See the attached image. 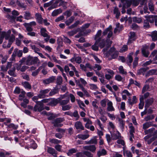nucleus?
<instances>
[{
    "mask_svg": "<svg viewBox=\"0 0 157 157\" xmlns=\"http://www.w3.org/2000/svg\"><path fill=\"white\" fill-rule=\"evenodd\" d=\"M113 35L112 31V26L110 25L108 28L105 29L102 33V35L101 37L103 38L104 36L106 37V42L104 40H102L101 42H98V41H96L94 44L92 45V49L95 51H97L98 50V45L101 48H102L105 45L107 48L111 46L112 43V41L110 40V38L112 37Z\"/></svg>",
    "mask_w": 157,
    "mask_h": 157,
    "instance_id": "1",
    "label": "nucleus"
},
{
    "mask_svg": "<svg viewBox=\"0 0 157 157\" xmlns=\"http://www.w3.org/2000/svg\"><path fill=\"white\" fill-rule=\"evenodd\" d=\"M9 5L13 7H16L17 6L22 8L25 9L26 6L23 3L21 2L20 0H10Z\"/></svg>",
    "mask_w": 157,
    "mask_h": 157,
    "instance_id": "2",
    "label": "nucleus"
},
{
    "mask_svg": "<svg viewBox=\"0 0 157 157\" xmlns=\"http://www.w3.org/2000/svg\"><path fill=\"white\" fill-rule=\"evenodd\" d=\"M39 62V60L37 57L33 58L29 56L27 58L26 64L30 65L33 64H36Z\"/></svg>",
    "mask_w": 157,
    "mask_h": 157,
    "instance_id": "3",
    "label": "nucleus"
},
{
    "mask_svg": "<svg viewBox=\"0 0 157 157\" xmlns=\"http://www.w3.org/2000/svg\"><path fill=\"white\" fill-rule=\"evenodd\" d=\"M64 121V118L59 117L54 120L52 122V123L55 127H61L63 125V124L61 123Z\"/></svg>",
    "mask_w": 157,
    "mask_h": 157,
    "instance_id": "4",
    "label": "nucleus"
},
{
    "mask_svg": "<svg viewBox=\"0 0 157 157\" xmlns=\"http://www.w3.org/2000/svg\"><path fill=\"white\" fill-rule=\"evenodd\" d=\"M36 105H35L33 109L34 111L41 112L44 109V104L42 102L36 101Z\"/></svg>",
    "mask_w": 157,
    "mask_h": 157,
    "instance_id": "5",
    "label": "nucleus"
},
{
    "mask_svg": "<svg viewBox=\"0 0 157 157\" xmlns=\"http://www.w3.org/2000/svg\"><path fill=\"white\" fill-rule=\"evenodd\" d=\"M51 89L48 88L40 90L38 94V97L40 98H43L48 97L46 95L50 90Z\"/></svg>",
    "mask_w": 157,
    "mask_h": 157,
    "instance_id": "6",
    "label": "nucleus"
},
{
    "mask_svg": "<svg viewBox=\"0 0 157 157\" xmlns=\"http://www.w3.org/2000/svg\"><path fill=\"white\" fill-rule=\"evenodd\" d=\"M104 71L106 72L105 75V78L108 80L111 79L114 74V71L109 69H105Z\"/></svg>",
    "mask_w": 157,
    "mask_h": 157,
    "instance_id": "7",
    "label": "nucleus"
},
{
    "mask_svg": "<svg viewBox=\"0 0 157 157\" xmlns=\"http://www.w3.org/2000/svg\"><path fill=\"white\" fill-rule=\"evenodd\" d=\"M23 52L22 50H18L17 48L14 49L13 54L12 55V58L14 59L15 57L17 55L18 57H20L22 55Z\"/></svg>",
    "mask_w": 157,
    "mask_h": 157,
    "instance_id": "8",
    "label": "nucleus"
},
{
    "mask_svg": "<svg viewBox=\"0 0 157 157\" xmlns=\"http://www.w3.org/2000/svg\"><path fill=\"white\" fill-rule=\"evenodd\" d=\"M111 136L113 140L119 139L121 137V134L118 131L113 132L111 133Z\"/></svg>",
    "mask_w": 157,
    "mask_h": 157,
    "instance_id": "9",
    "label": "nucleus"
},
{
    "mask_svg": "<svg viewBox=\"0 0 157 157\" xmlns=\"http://www.w3.org/2000/svg\"><path fill=\"white\" fill-rule=\"evenodd\" d=\"M156 15H147L144 16L146 20L151 23H153Z\"/></svg>",
    "mask_w": 157,
    "mask_h": 157,
    "instance_id": "10",
    "label": "nucleus"
},
{
    "mask_svg": "<svg viewBox=\"0 0 157 157\" xmlns=\"http://www.w3.org/2000/svg\"><path fill=\"white\" fill-rule=\"evenodd\" d=\"M83 148L85 150L90 151L93 153L95 152L96 149L95 146L94 145L83 146Z\"/></svg>",
    "mask_w": 157,
    "mask_h": 157,
    "instance_id": "11",
    "label": "nucleus"
},
{
    "mask_svg": "<svg viewBox=\"0 0 157 157\" xmlns=\"http://www.w3.org/2000/svg\"><path fill=\"white\" fill-rule=\"evenodd\" d=\"M154 101V99L152 98L147 99L145 101V104L144 107L146 109H147L153 103Z\"/></svg>",
    "mask_w": 157,
    "mask_h": 157,
    "instance_id": "12",
    "label": "nucleus"
},
{
    "mask_svg": "<svg viewBox=\"0 0 157 157\" xmlns=\"http://www.w3.org/2000/svg\"><path fill=\"white\" fill-rule=\"evenodd\" d=\"M75 127L76 129L78 130H84V126L82 122L80 121H77L75 122Z\"/></svg>",
    "mask_w": 157,
    "mask_h": 157,
    "instance_id": "13",
    "label": "nucleus"
},
{
    "mask_svg": "<svg viewBox=\"0 0 157 157\" xmlns=\"http://www.w3.org/2000/svg\"><path fill=\"white\" fill-rule=\"evenodd\" d=\"M59 103L58 99L54 98H49L48 105L52 106H55Z\"/></svg>",
    "mask_w": 157,
    "mask_h": 157,
    "instance_id": "14",
    "label": "nucleus"
},
{
    "mask_svg": "<svg viewBox=\"0 0 157 157\" xmlns=\"http://www.w3.org/2000/svg\"><path fill=\"white\" fill-rule=\"evenodd\" d=\"M56 77L54 76L50 77L49 78L43 80V82L45 84H48L53 82L55 80Z\"/></svg>",
    "mask_w": 157,
    "mask_h": 157,
    "instance_id": "15",
    "label": "nucleus"
},
{
    "mask_svg": "<svg viewBox=\"0 0 157 157\" xmlns=\"http://www.w3.org/2000/svg\"><path fill=\"white\" fill-rule=\"evenodd\" d=\"M136 39V36L135 33L131 32L130 33V36L128 39V43H131L132 41L135 40Z\"/></svg>",
    "mask_w": 157,
    "mask_h": 157,
    "instance_id": "16",
    "label": "nucleus"
},
{
    "mask_svg": "<svg viewBox=\"0 0 157 157\" xmlns=\"http://www.w3.org/2000/svg\"><path fill=\"white\" fill-rule=\"evenodd\" d=\"M147 46H143L142 49L141 51L143 55L146 57H147L149 54V52L147 50Z\"/></svg>",
    "mask_w": 157,
    "mask_h": 157,
    "instance_id": "17",
    "label": "nucleus"
},
{
    "mask_svg": "<svg viewBox=\"0 0 157 157\" xmlns=\"http://www.w3.org/2000/svg\"><path fill=\"white\" fill-rule=\"evenodd\" d=\"M12 13L13 16H7V17L9 19H11L12 20H15L16 19V16L19 15V13L16 10H13L12 11Z\"/></svg>",
    "mask_w": 157,
    "mask_h": 157,
    "instance_id": "18",
    "label": "nucleus"
},
{
    "mask_svg": "<svg viewBox=\"0 0 157 157\" xmlns=\"http://www.w3.org/2000/svg\"><path fill=\"white\" fill-rule=\"evenodd\" d=\"M123 26L122 25H120L119 23L116 24V27L115 28L114 33H116L117 32H120L123 28Z\"/></svg>",
    "mask_w": 157,
    "mask_h": 157,
    "instance_id": "19",
    "label": "nucleus"
},
{
    "mask_svg": "<svg viewBox=\"0 0 157 157\" xmlns=\"http://www.w3.org/2000/svg\"><path fill=\"white\" fill-rule=\"evenodd\" d=\"M35 16L38 23L40 24H42L43 19L41 15L39 13H36L35 14Z\"/></svg>",
    "mask_w": 157,
    "mask_h": 157,
    "instance_id": "20",
    "label": "nucleus"
},
{
    "mask_svg": "<svg viewBox=\"0 0 157 157\" xmlns=\"http://www.w3.org/2000/svg\"><path fill=\"white\" fill-rule=\"evenodd\" d=\"M149 68L147 67H144L140 68L137 71V74L138 75H140L142 74L143 75L144 73Z\"/></svg>",
    "mask_w": 157,
    "mask_h": 157,
    "instance_id": "21",
    "label": "nucleus"
},
{
    "mask_svg": "<svg viewBox=\"0 0 157 157\" xmlns=\"http://www.w3.org/2000/svg\"><path fill=\"white\" fill-rule=\"evenodd\" d=\"M102 31L101 30H99L96 35H95L94 39L96 41L98 40V42H101V41L102 40H101V38H100V37L101 36V34Z\"/></svg>",
    "mask_w": 157,
    "mask_h": 157,
    "instance_id": "22",
    "label": "nucleus"
},
{
    "mask_svg": "<svg viewBox=\"0 0 157 157\" xmlns=\"http://www.w3.org/2000/svg\"><path fill=\"white\" fill-rule=\"evenodd\" d=\"M21 84L26 89L30 90L32 88L31 84L28 82L26 81L22 82H21Z\"/></svg>",
    "mask_w": 157,
    "mask_h": 157,
    "instance_id": "23",
    "label": "nucleus"
},
{
    "mask_svg": "<svg viewBox=\"0 0 157 157\" xmlns=\"http://www.w3.org/2000/svg\"><path fill=\"white\" fill-rule=\"evenodd\" d=\"M59 92L58 89L56 87H55L52 89L49 94V95L52 96L58 93Z\"/></svg>",
    "mask_w": 157,
    "mask_h": 157,
    "instance_id": "24",
    "label": "nucleus"
},
{
    "mask_svg": "<svg viewBox=\"0 0 157 157\" xmlns=\"http://www.w3.org/2000/svg\"><path fill=\"white\" fill-rule=\"evenodd\" d=\"M106 154V151L104 149L99 150L97 152V155L98 157H100L101 155H105Z\"/></svg>",
    "mask_w": 157,
    "mask_h": 157,
    "instance_id": "25",
    "label": "nucleus"
},
{
    "mask_svg": "<svg viewBox=\"0 0 157 157\" xmlns=\"http://www.w3.org/2000/svg\"><path fill=\"white\" fill-rule=\"evenodd\" d=\"M151 126H152V123L151 122H147L143 124V128L145 130Z\"/></svg>",
    "mask_w": 157,
    "mask_h": 157,
    "instance_id": "26",
    "label": "nucleus"
},
{
    "mask_svg": "<svg viewBox=\"0 0 157 157\" xmlns=\"http://www.w3.org/2000/svg\"><path fill=\"white\" fill-rule=\"evenodd\" d=\"M62 10L61 9L54 10L52 13V15L53 17L56 16L62 12Z\"/></svg>",
    "mask_w": 157,
    "mask_h": 157,
    "instance_id": "27",
    "label": "nucleus"
},
{
    "mask_svg": "<svg viewBox=\"0 0 157 157\" xmlns=\"http://www.w3.org/2000/svg\"><path fill=\"white\" fill-rule=\"evenodd\" d=\"M40 33L41 36L44 37H46L48 35V31L46 29L44 28H41L40 29Z\"/></svg>",
    "mask_w": 157,
    "mask_h": 157,
    "instance_id": "28",
    "label": "nucleus"
},
{
    "mask_svg": "<svg viewBox=\"0 0 157 157\" xmlns=\"http://www.w3.org/2000/svg\"><path fill=\"white\" fill-rule=\"evenodd\" d=\"M68 66H69V67H71V69L74 71L75 72V75L77 77H78L79 76L78 74V72L76 70V69L75 67L71 63H69L68 64Z\"/></svg>",
    "mask_w": 157,
    "mask_h": 157,
    "instance_id": "29",
    "label": "nucleus"
},
{
    "mask_svg": "<svg viewBox=\"0 0 157 157\" xmlns=\"http://www.w3.org/2000/svg\"><path fill=\"white\" fill-rule=\"evenodd\" d=\"M48 153L51 154L53 156L56 155L57 153V152L55 149L51 147H49L48 148Z\"/></svg>",
    "mask_w": 157,
    "mask_h": 157,
    "instance_id": "30",
    "label": "nucleus"
},
{
    "mask_svg": "<svg viewBox=\"0 0 157 157\" xmlns=\"http://www.w3.org/2000/svg\"><path fill=\"white\" fill-rule=\"evenodd\" d=\"M140 102L139 105V108L140 109H142L143 108L144 102V98L143 96H141L140 98Z\"/></svg>",
    "mask_w": 157,
    "mask_h": 157,
    "instance_id": "31",
    "label": "nucleus"
},
{
    "mask_svg": "<svg viewBox=\"0 0 157 157\" xmlns=\"http://www.w3.org/2000/svg\"><path fill=\"white\" fill-rule=\"evenodd\" d=\"M80 30V28H78L76 29H75L73 30L68 32V35L70 36H73L74 34H76Z\"/></svg>",
    "mask_w": 157,
    "mask_h": 157,
    "instance_id": "32",
    "label": "nucleus"
},
{
    "mask_svg": "<svg viewBox=\"0 0 157 157\" xmlns=\"http://www.w3.org/2000/svg\"><path fill=\"white\" fill-rule=\"evenodd\" d=\"M69 101V98H67L65 100H59V103L62 106L64 105H66Z\"/></svg>",
    "mask_w": 157,
    "mask_h": 157,
    "instance_id": "33",
    "label": "nucleus"
},
{
    "mask_svg": "<svg viewBox=\"0 0 157 157\" xmlns=\"http://www.w3.org/2000/svg\"><path fill=\"white\" fill-rule=\"evenodd\" d=\"M151 36L153 41H155L157 40V31H155L152 32Z\"/></svg>",
    "mask_w": 157,
    "mask_h": 157,
    "instance_id": "34",
    "label": "nucleus"
},
{
    "mask_svg": "<svg viewBox=\"0 0 157 157\" xmlns=\"http://www.w3.org/2000/svg\"><path fill=\"white\" fill-rule=\"evenodd\" d=\"M137 101V99L136 97L135 96H134L132 98V102H131V99L129 98L128 99V102L129 104L132 105L134 104H135Z\"/></svg>",
    "mask_w": 157,
    "mask_h": 157,
    "instance_id": "35",
    "label": "nucleus"
},
{
    "mask_svg": "<svg viewBox=\"0 0 157 157\" xmlns=\"http://www.w3.org/2000/svg\"><path fill=\"white\" fill-rule=\"evenodd\" d=\"M118 121L119 122V126L123 131L124 127L125 121L120 118H119Z\"/></svg>",
    "mask_w": 157,
    "mask_h": 157,
    "instance_id": "36",
    "label": "nucleus"
},
{
    "mask_svg": "<svg viewBox=\"0 0 157 157\" xmlns=\"http://www.w3.org/2000/svg\"><path fill=\"white\" fill-rule=\"evenodd\" d=\"M108 107L107 110L109 111H112L114 110V109L113 106V104L111 101H109L107 103Z\"/></svg>",
    "mask_w": 157,
    "mask_h": 157,
    "instance_id": "37",
    "label": "nucleus"
},
{
    "mask_svg": "<svg viewBox=\"0 0 157 157\" xmlns=\"http://www.w3.org/2000/svg\"><path fill=\"white\" fill-rule=\"evenodd\" d=\"M133 59V58L130 55H129L127 58V63L130 67L131 65V63Z\"/></svg>",
    "mask_w": 157,
    "mask_h": 157,
    "instance_id": "38",
    "label": "nucleus"
},
{
    "mask_svg": "<svg viewBox=\"0 0 157 157\" xmlns=\"http://www.w3.org/2000/svg\"><path fill=\"white\" fill-rule=\"evenodd\" d=\"M97 140L96 138V137H95L92 138V139H91L89 141L87 142L86 143L87 144H97Z\"/></svg>",
    "mask_w": 157,
    "mask_h": 157,
    "instance_id": "39",
    "label": "nucleus"
},
{
    "mask_svg": "<svg viewBox=\"0 0 157 157\" xmlns=\"http://www.w3.org/2000/svg\"><path fill=\"white\" fill-rule=\"evenodd\" d=\"M121 1L123 4V6H126L127 7L130 6L131 3L128 0H121Z\"/></svg>",
    "mask_w": 157,
    "mask_h": 157,
    "instance_id": "40",
    "label": "nucleus"
},
{
    "mask_svg": "<svg viewBox=\"0 0 157 157\" xmlns=\"http://www.w3.org/2000/svg\"><path fill=\"white\" fill-rule=\"evenodd\" d=\"M113 13L116 14V18H118L120 15V12L117 7H115L113 10Z\"/></svg>",
    "mask_w": 157,
    "mask_h": 157,
    "instance_id": "41",
    "label": "nucleus"
},
{
    "mask_svg": "<svg viewBox=\"0 0 157 157\" xmlns=\"http://www.w3.org/2000/svg\"><path fill=\"white\" fill-rule=\"evenodd\" d=\"M119 73L122 75H126L127 74L126 71L124 69L122 66H120L119 68Z\"/></svg>",
    "mask_w": 157,
    "mask_h": 157,
    "instance_id": "42",
    "label": "nucleus"
},
{
    "mask_svg": "<svg viewBox=\"0 0 157 157\" xmlns=\"http://www.w3.org/2000/svg\"><path fill=\"white\" fill-rule=\"evenodd\" d=\"M155 118V116L154 115H149L147 116L144 118V120L147 121L150 120H152Z\"/></svg>",
    "mask_w": 157,
    "mask_h": 157,
    "instance_id": "43",
    "label": "nucleus"
},
{
    "mask_svg": "<svg viewBox=\"0 0 157 157\" xmlns=\"http://www.w3.org/2000/svg\"><path fill=\"white\" fill-rule=\"evenodd\" d=\"M89 137V134L83 135L79 134L77 136L78 138L81 139L83 140H85L88 138Z\"/></svg>",
    "mask_w": 157,
    "mask_h": 157,
    "instance_id": "44",
    "label": "nucleus"
},
{
    "mask_svg": "<svg viewBox=\"0 0 157 157\" xmlns=\"http://www.w3.org/2000/svg\"><path fill=\"white\" fill-rule=\"evenodd\" d=\"M155 130L154 128H152L148 130L144 131V133L145 135L149 134V135H152L153 131Z\"/></svg>",
    "mask_w": 157,
    "mask_h": 157,
    "instance_id": "45",
    "label": "nucleus"
},
{
    "mask_svg": "<svg viewBox=\"0 0 157 157\" xmlns=\"http://www.w3.org/2000/svg\"><path fill=\"white\" fill-rule=\"evenodd\" d=\"M156 72V69H151L145 75V76L147 77L149 76L155 74Z\"/></svg>",
    "mask_w": 157,
    "mask_h": 157,
    "instance_id": "46",
    "label": "nucleus"
},
{
    "mask_svg": "<svg viewBox=\"0 0 157 157\" xmlns=\"http://www.w3.org/2000/svg\"><path fill=\"white\" fill-rule=\"evenodd\" d=\"M132 19L134 22L138 23H140L142 21V17H133Z\"/></svg>",
    "mask_w": 157,
    "mask_h": 157,
    "instance_id": "47",
    "label": "nucleus"
},
{
    "mask_svg": "<svg viewBox=\"0 0 157 157\" xmlns=\"http://www.w3.org/2000/svg\"><path fill=\"white\" fill-rule=\"evenodd\" d=\"M115 51V48L114 47L111 48L109 51L106 53V56L108 57L110 56H111Z\"/></svg>",
    "mask_w": 157,
    "mask_h": 157,
    "instance_id": "48",
    "label": "nucleus"
},
{
    "mask_svg": "<svg viewBox=\"0 0 157 157\" xmlns=\"http://www.w3.org/2000/svg\"><path fill=\"white\" fill-rule=\"evenodd\" d=\"M21 94L19 96V100L22 101L23 100V98H25L26 93L22 89L21 90Z\"/></svg>",
    "mask_w": 157,
    "mask_h": 157,
    "instance_id": "49",
    "label": "nucleus"
},
{
    "mask_svg": "<svg viewBox=\"0 0 157 157\" xmlns=\"http://www.w3.org/2000/svg\"><path fill=\"white\" fill-rule=\"evenodd\" d=\"M78 150L77 149L72 148L69 150L68 152L67 153V154L68 155L70 156L72 154L75 153Z\"/></svg>",
    "mask_w": 157,
    "mask_h": 157,
    "instance_id": "50",
    "label": "nucleus"
},
{
    "mask_svg": "<svg viewBox=\"0 0 157 157\" xmlns=\"http://www.w3.org/2000/svg\"><path fill=\"white\" fill-rule=\"evenodd\" d=\"M131 5L132 4L134 6H137L139 3V0H130Z\"/></svg>",
    "mask_w": 157,
    "mask_h": 157,
    "instance_id": "51",
    "label": "nucleus"
},
{
    "mask_svg": "<svg viewBox=\"0 0 157 157\" xmlns=\"http://www.w3.org/2000/svg\"><path fill=\"white\" fill-rule=\"evenodd\" d=\"M30 46L31 47L32 49L34 50V52L35 53L37 54L39 53L38 52H40V50L39 48L36 47L35 45L30 44Z\"/></svg>",
    "mask_w": 157,
    "mask_h": 157,
    "instance_id": "52",
    "label": "nucleus"
},
{
    "mask_svg": "<svg viewBox=\"0 0 157 157\" xmlns=\"http://www.w3.org/2000/svg\"><path fill=\"white\" fill-rule=\"evenodd\" d=\"M101 69V67L99 64H95L94 65L92 69L94 71L95 70H96L97 71H100Z\"/></svg>",
    "mask_w": 157,
    "mask_h": 157,
    "instance_id": "53",
    "label": "nucleus"
},
{
    "mask_svg": "<svg viewBox=\"0 0 157 157\" xmlns=\"http://www.w3.org/2000/svg\"><path fill=\"white\" fill-rule=\"evenodd\" d=\"M74 19L75 17L73 16H72L71 17H70L68 20L67 21H66L65 23L66 25H69L72 22Z\"/></svg>",
    "mask_w": 157,
    "mask_h": 157,
    "instance_id": "54",
    "label": "nucleus"
},
{
    "mask_svg": "<svg viewBox=\"0 0 157 157\" xmlns=\"http://www.w3.org/2000/svg\"><path fill=\"white\" fill-rule=\"evenodd\" d=\"M15 70V67H13L11 70H10L8 71V74L13 76L15 77L16 75L14 74V71Z\"/></svg>",
    "mask_w": 157,
    "mask_h": 157,
    "instance_id": "55",
    "label": "nucleus"
},
{
    "mask_svg": "<svg viewBox=\"0 0 157 157\" xmlns=\"http://www.w3.org/2000/svg\"><path fill=\"white\" fill-rule=\"evenodd\" d=\"M71 117H74L76 118V120H78L79 118V116L77 110L75 111L73 113H72V116Z\"/></svg>",
    "mask_w": 157,
    "mask_h": 157,
    "instance_id": "56",
    "label": "nucleus"
},
{
    "mask_svg": "<svg viewBox=\"0 0 157 157\" xmlns=\"http://www.w3.org/2000/svg\"><path fill=\"white\" fill-rule=\"evenodd\" d=\"M129 127L130 129L129 131L130 134H133L135 132V128L134 127L132 126V123H131L129 125Z\"/></svg>",
    "mask_w": 157,
    "mask_h": 157,
    "instance_id": "57",
    "label": "nucleus"
},
{
    "mask_svg": "<svg viewBox=\"0 0 157 157\" xmlns=\"http://www.w3.org/2000/svg\"><path fill=\"white\" fill-rule=\"evenodd\" d=\"M54 0H52L50 1V2L48 3H45L44 5V8H46L48 7H49L51 6L52 4H54Z\"/></svg>",
    "mask_w": 157,
    "mask_h": 157,
    "instance_id": "58",
    "label": "nucleus"
},
{
    "mask_svg": "<svg viewBox=\"0 0 157 157\" xmlns=\"http://www.w3.org/2000/svg\"><path fill=\"white\" fill-rule=\"evenodd\" d=\"M71 107V106L70 105H63L62 106V109L63 111L68 110Z\"/></svg>",
    "mask_w": 157,
    "mask_h": 157,
    "instance_id": "59",
    "label": "nucleus"
},
{
    "mask_svg": "<svg viewBox=\"0 0 157 157\" xmlns=\"http://www.w3.org/2000/svg\"><path fill=\"white\" fill-rule=\"evenodd\" d=\"M75 82L76 83V85L78 86H79L80 89H81V90L83 89L84 87H83V85L80 83V80H75Z\"/></svg>",
    "mask_w": 157,
    "mask_h": 157,
    "instance_id": "60",
    "label": "nucleus"
},
{
    "mask_svg": "<svg viewBox=\"0 0 157 157\" xmlns=\"http://www.w3.org/2000/svg\"><path fill=\"white\" fill-rule=\"evenodd\" d=\"M149 22L147 20H145L144 21V27L145 28H148L150 27V25L149 24Z\"/></svg>",
    "mask_w": 157,
    "mask_h": 157,
    "instance_id": "61",
    "label": "nucleus"
},
{
    "mask_svg": "<svg viewBox=\"0 0 157 157\" xmlns=\"http://www.w3.org/2000/svg\"><path fill=\"white\" fill-rule=\"evenodd\" d=\"M131 28L134 30H138L139 29V27L137 25L136 23H133L131 26Z\"/></svg>",
    "mask_w": 157,
    "mask_h": 157,
    "instance_id": "62",
    "label": "nucleus"
},
{
    "mask_svg": "<svg viewBox=\"0 0 157 157\" xmlns=\"http://www.w3.org/2000/svg\"><path fill=\"white\" fill-rule=\"evenodd\" d=\"M75 155L76 157H86L85 155L84 152L83 153L81 152H77L75 154Z\"/></svg>",
    "mask_w": 157,
    "mask_h": 157,
    "instance_id": "63",
    "label": "nucleus"
},
{
    "mask_svg": "<svg viewBox=\"0 0 157 157\" xmlns=\"http://www.w3.org/2000/svg\"><path fill=\"white\" fill-rule=\"evenodd\" d=\"M84 153L85 155L87 157H93V155L89 151H84Z\"/></svg>",
    "mask_w": 157,
    "mask_h": 157,
    "instance_id": "64",
    "label": "nucleus"
}]
</instances>
